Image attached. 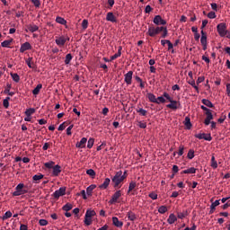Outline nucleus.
I'll use <instances>...</instances> for the list:
<instances>
[{"label":"nucleus","mask_w":230,"mask_h":230,"mask_svg":"<svg viewBox=\"0 0 230 230\" xmlns=\"http://www.w3.org/2000/svg\"><path fill=\"white\" fill-rule=\"evenodd\" d=\"M127 179V175H123L122 171H119L115 173V175L111 178V181L113 182L114 188H121V182Z\"/></svg>","instance_id":"1"},{"label":"nucleus","mask_w":230,"mask_h":230,"mask_svg":"<svg viewBox=\"0 0 230 230\" xmlns=\"http://www.w3.org/2000/svg\"><path fill=\"white\" fill-rule=\"evenodd\" d=\"M217 30L221 37H226V32L227 31V25L224 22H221L217 24Z\"/></svg>","instance_id":"2"},{"label":"nucleus","mask_w":230,"mask_h":230,"mask_svg":"<svg viewBox=\"0 0 230 230\" xmlns=\"http://www.w3.org/2000/svg\"><path fill=\"white\" fill-rule=\"evenodd\" d=\"M119 198H121V190H117L109 200V204H118L119 202Z\"/></svg>","instance_id":"3"},{"label":"nucleus","mask_w":230,"mask_h":230,"mask_svg":"<svg viewBox=\"0 0 230 230\" xmlns=\"http://www.w3.org/2000/svg\"><path fill=\"white\" fill-rule=\"evenodd\" d=\"M170 103L166 105L167 109H172V111H177L181 107V102L178 101H174L173 99H171L169 101Z\"/></svg>","instance_id":"4"},{"label":"nucleus","mask_w":230,"mask_h":230,"mask_svg":"<svg viewBox=\"0 0 230 230\" xmlns=\"http://www.w3.org/2000/svg\"><path fill=\"white\" fill-rule=\"evenodd\" d=\"M153 22L156 26H164V25H166L165 20H164L163 17H161V15H155L154 20H153Z\"/></svg>","instance_id":"5"},{"label":"nucleus","mask_w":230,"mask_h":230,"mask_svg":"<svg viewBox=\"0 0 230 230\" xmlns=\"http://www.w3.org/2000/svg\"><path fill=\"white\" fill-rule=\"evenodd\" d=\"M64 195H66V188L61 187L52 194V197H54V199H60V197H64Z\"/></svg>","instance_id":"6"},{"label":"nucleus","mask_w":230,"mask_h":230,"mask_svg":"<svg viewBox=\"0 0 230 230\" xmlns=\"http://www.w3.org/2000/svg\"><path fill=\"white\" fill-rule=\"evenodd\" d=\"M22 188H24V183H19L15 187L16 191L13 192V197H20V195H22Z\"/></svg>","instance_id":"7"},{"label":"nucleus","mask_w":230,"mask_h":230,"mask_svg":"<svg viewBox=\"0 0 230 230\" xmlns=\"http://www.w3.org/2000/svg\"><path fill=\"white\" fill-rule=\"evenodd\" d=\"M195 137H197L198 139H205V141H211L213 139L211 134L207 135L206 133L196 134Z\"/></svg>","instance_id":"8"},{"label":"nucleus","mask_w":230,"mask_h":230,"mask_svg":"<svg viewBox=\"0 0 230 230\" xmlns=\"http://www.w3.org/2000/svg\"><path fill=\"white\" fill-rule=\"evenodd\" d=\"M61 172H62V167L60 165L57 164L52 168L53 177H58V175H60Z\"/></svg>","instance_id":"9"},{"label":"nucleus","mask_w":230,"mask_h":230,"mask_svg":"<svg viewBox=\"0 0 230 230\" xmlns=\"http://www.w3.org/2000/svg\"><path fill=\"white\" fill-rule=\"evenodd\" d=\"M132 75H134V72L128 71L124 76V80L127 84V85H130L132 84Z\"/></svg>","instance_id":"10"},{"label":"nucleus","mask_w":230,"mask_h":230,"mask_svg":"<svg viewBox=\"0 0 230 230\" xmlns=\"http://www.w3.org/2000/svg\"><path fill=\"white\" fill-rule=\"evenodd\" d=\"M30 49H31V44H30V42L27 41L21 45L20 53H24V51H28Z\"/></svg>","instance_id":"11"},{"label":"nucleus","mask_w":230,"mask_h":230,"mask_svg":"<svg viewBox=\"0 0 230 230\" xmlns=\"http://www.w3.org/2000/svg\"><path fill=\"white\" fill-rule=\"evenodd\" d=\"M66 40H66V38L64 36H61V37L57 38L55 42H56L57 46L62 47V46H65Z\"/></svg>","instance_id":"12"},{"label":"nucleus","mask_w":230,"mask_h":230,"mask_svg":"<svg viewBox=\"0 0 230 230\" xmlns=\"http://www.w3.org/2000/svg\"><path fill=\"white\" fill-rule=\"evenodd\" d=\"M87 144V137H83L79 142L75 144L76 148H85Z\"/></svg>","instance_id":"13"},{"label":"nucleus","mask_w":230,"mask_h":230,"mask_svg":"<svg viewBox=\"0 0 230 230\" xmlns=\"http://www.w3.org/2000/svg\"><path fill=\"white\" fill-rule=\"evenodd\" d=\"M147 34L149 37H155L157 35V31H155V26L150 25L148 27Z\"/></svg>","instance_id":"14"},{"label":"nucleus","mask_w":230,"mask_h":230,"mask_svg":"<svg viewBox=\"0 0 230 230\" xmlns=\"http://www.w3.org/2000/svg\"><path fill=\"white\" fill-rule=\"evenodd\" d=\"M106 21L110 22H117L116 16H114V13L112 12L107 13Z\"/></svg>","instance_id":"15"},{"label":"nucleus","mask_w":230,"mask_h":230,"mask_svg":"<svg viewBox=\"0 0 230 230\" xmlns=\"http://www.w3.org/2000/svg\"><path fill=\"white\" fill-rule=\"evenodd\" d=\"M146 98H148V100H149V102H151V103H157V104H159V101H157V98L155 96L154 93H148L146 94Z\"/></svg>","instance_id":"16"},{"label":"nucleus","mask_w":230,"mask_h":230,"mask_svg":"<svg viewBox=\"0 0 230 230\" xmlns=\"http://www.w3.org/2000/svg\"><path fill=\"white\" fill-rule=\"evenodd\" d=\"M217 206H220V200L219 199H217L215 202H213L210 205L209 215H213L215 213V209H216Z\"/></svg>","instance_id":"17"},{"label":"nucleus","mask_w":230,"mask_h":230,"mask_svg":"<svg viewBox=\"0 0 230 230\" xmlns=\"http://www.w3.org/2000/svg\"><path fill=\"white\" fill-rule=\"evenodd\" d=\"M96 190V185L92 184L89 187L86 188V195L87 197H93V191Z\"/></svg>","instance_id":"18"},{"label":"nucleus","mask_w":230,"mask_h":230,"mask_svg":"<svg viewBox=\"0 0 230 230\" xmlns=\"http://www.w3.org/2000/svg\"><path fill=\"white\" fill-rule=\"evenodd\" d=\"M201 45L208 44V34L204 30L201 31V39H200Z\"/></svg>","instance_id":"19"},{"label":"nucleus","mask_w":230,"mask_h":230,"mask_svg":"<svg viewBox=\"0 0 230 230\" xmlns=\"http://www.w3.org/2000/svg\"><path fill=\"white\" fill-rule=\"evenodd\" d=\"M109 184H111V179L106 178L102 184L99 186L101 190H107L109 188Z\"/></svg>","instance_id":"20"},{"label":"nucleus","mask_w":230,"mask_h":230,"mask_svg":"<svg viewBox=\"0 0 230 230\" xmlns=\"http://www.w3.org/2000/svg\"><path fill=\"white\" fill-rule=\"evenodd\" d=\"M112 222H113V226H115V227H123V222L119 221V219H118V217H113Z\"/></svg>","instance_id":"21"},{"label":"nucleus","mask_w":230,"mask_h":230,"mask_svg":"<svg viewBox=\"0 0 230 230\" xmlns=\"http://www.w3.org/2000/svg\"><path fill=\"white\" fill-rule=\"evenodd\" d=\"M201 102L203 103V105H206V107H208L209 109H213V107H215L213 102H211V101L208 99H202Z\"/></svg>","instance_id":"22"},{"label":"nucleus","mask_w":230,"mask_h":230,"mask_svg":"<svg viewBox=\"0 0 230 230\" xmlns=\"http://www.w3.org/2000/svg\"><path fill=\"white\" fill-rule=\"evenodd\" d=\"M84 217H86V218H93V217H96V211L87 209Z\"/></svg>","instance_id":"23"},{"label":"nucleus","mask_w":230,"mask_h":230,"mask_svg":"<svg viewBox=\"0 0 230 230\" xmlns=\"http://www.w3.org/2000/svg\"><path fill=\"white\" fill-rule=\"evenodd\" d=\"M121 49H123V48L121 46L119 47L118 52L111 57V61L116 60V58H119V57H121Z\"/></svg>","instance_id":"24"},{"label":"nucleus","mask_w":230,"mask_h":230,"mask_svg":"<svg viewBox=\"0 0 230 230\" xmlns=\"http://www.w3.org/2000/svg\"><path fill=\"white\" fill-rule=\"evenodd\" d=\"M13 42V39L6 40L1 43V46L2 48H10Z\"/></svg>","instance_id":"25"},{"label":"nucleus","mask_w":230,"mask_h":230,"mask_svg":"<svg viewBox=\"0 0 230 230\" xmlns=\"http://www.w3.org/2000/svg\"><path fill=\"white\" fill-rule=\"evenodd\" d=\"M210 166H211L214 170H217V168H218V163H217V160L215 159V155H212V157H211Z\"/></svg>","instance_id":"26"},{"label":"nucleus","mask_w":230,"mask_h":230,"mask_svg":"<svg viewBox=\"0 0 230 230\" xmlns=\"http://www.w3.org/2000/svg\"><path fill=\"white\" fill-rule=\"evenodd\" d=\"M167 222L170 225L175 224V222H177V217H175L174 214H170Z\"/></svg>","instance_id":"27"},{"label":"nucleus","mask_w":230,"mask_h":230,"mask_svg":"<svg viewBox=\"0 0 230 230\" xmlns=\"http://www.w3.org/2000/svg\"><path fill=\"white\" fill-rule=\"evenodd\" d=\"M27 28H28L29 31H31V33H35V31H39V26H37L35 24L28 25Z\"/></svg>","instance_id":"28"},{"label":"nucleus","mask_w":230,"mask_h":230,"mask_svg":"<svg viewBox=\"0 0 230 230\" xmlns=\"http://www.w3.org/2000/svg\"><path fill=\"white\" fill-rule=\"evenodd\" d=\"M41 179H44V175L42 173L35 174L32 177V181H34L36 184H39V181H40Z\"/></svg>","instance_id":"29"},{"label":"nucleus","mask_w":230,"mask_h":230,"mask_svg":"<svg viewBox=\"0 0 230 230\" xmlns=\"http://www.w3.org/2000/svg\"><path fill=\"white\" fill-rule=\"evenodd\" d=\"M56 22H58V24H62L63 26H66V24H67V21H66V19H64L60 16H58L56 18Z\"/></svg>","instance_id":"30"},{"label":"nucleus","mask_w":230,"mask_h":230,"mask_svg":"<svg viewBox=\"0 0 230 230\" xmlns=\"http://www.w3.org/2000/svg\"><path fill=\"white\" fill-rule=\"evenodd\" d=\"M128 220H130L131 222H134V220H137V217H136V214H134V212L129 211L128 212Z\"/></svg>","instance_id":"31"},{"label":"nucleus","mask_w":230,"mask_h":230,"mask_svg":"<svg viewBox=\"0 0 230 230\" xmlns=\"http://www.w3.org/2000/svg\"><path fill=\"white\" fill-rule=\"evenodd\" d=\"M40 89H42V84H39L32 91V94H34V96H37V94H39V93H40Z\"/></svg>","instance_id":"32"},{"label":"nucleus","mask_w":230,"mask_h":230,"mask_svg":"<svg viewBox=\"0 0 230 230\" xmlns=\"http://www.w3.org/2000/svg\"><path fill=\"white\" fill-rule=\"evenodd\" d=\"M185 127L188 130L191 128V119H190V117L185 118Z\"/></svg>","instance_id":"33"},{"label":"nucleus","mask_w":230,"mask_h":230,"mask_svg":"<svg viewBox=\"0 0 230 230\" xmlns=\"http://www.w3.org/2000/svg\"><path fill=\"white\" fill-rule=\"evenodd\" d=\"M137 112L140 115V116H146V114H148V111L143 108H137Z\"/></svg>","instance_id":"34"},{"label":"nucleus","mask_w":230,"mask_h":230,"mask_svg":"<svg viewBox=\"0 0 230 230\" xmlns=\"http://www.w3.org/2000/svg\"><path fill=\"white\" fill-rule=\"evenodd\" d=\"M181 173H197V169L195 167H190L189 169L182 171Z\"/></svg>","instance_id":"35"},{"label":"nucleus","mask_w":230,"mask_h":230,"mask_svg":"<svg viewBox=\"0 0 230 230\" xmlns=\"http://www.w3.org/2000/svg\"><path fill=\"white\" fill-rule=\"evenodd\" d=\"M63 211H71L73 209V204L71 203H66L65 206L62 208Z\"/></svg>","instance_id":"36"},{"label":"nucleus","mask_w":230,"mask_h":230,"mask_svg":"<svg viewBox=\"0 0 230 230\" xmlns=\"http://www.w3.org/2000/svg\"><path fill=\"white\" fill-rule=\"evenodd\" d=\"M11 76L13 82H16V84H19V82L21 81V77L16 73H11Z\"/></svg>","instance_id":"37"},{"label":"nucleus","mask_w":230,"mask_h":230,"mask_svg":"<svg viewBox=\"0 0 230 230\" xmlns=\"http://www.w3.org/2000/svg\"><path fill=\"white\" fill-rule=\"evenodd\" d=\"M71 60H73V55L67 54L65 58V64L66 66H68V64H71Z\"/></svg>","instance_id":"38"},{"label":"nucleus","mask_w":230,"mask_h":230,"mask_svg":"<svg viewBox=\"0 0 230 230\" xmlns=\"http://www.w3.org/2000/svg\"><path fill=\"white\" fill-rule=\"evenodd\" d=\"M44 166H45V168H48L49 170H51L55 166V162L50 161V162L45 163Z\"/></svg>","instance_id":"39"},{"label":"nucleus","mask_w":230,"mask_h":230,"mask_svg":"<svg viewBox=\"0 0 230 230\" xmlns=\"http://www.w3.org/2000/svg\"><path fill=\"white\" fill-rule=\"evenodd\" d=\"M31 114H35V108H30L25 111V116H31Z\"/></svg>","instance_id":"40"},{"label":"nucleus","mask_w":230,"mask_h":230,"mask_svg":"<svg viewBox=\"0 0 230 230\" xmlns=\"http://www.w3.org/2000/svg\"><path fill=\"white\" fill-rule=\"evenodd\" d=\"M166 211H168V208H166V206H161L158 208V213H160L161 215H164Z\"/></svg>","instance_id":"41"},{"label":"nucleus","mask_w":230,"mask_h":230,"mask_svg":"<svg viewBox=\"0 0 230 230\" xmlns=\"http://www.w3.org/2000/svg\"><path fill=\"white\" fill-rule=\"evenodd\" d=\"M187 157L188 159H193V157H195V150L190 149Z\"/></svg>","instance_id":"42"},{"label":"nucleus","mask_w":230,"mask_h":230,"mask_svg":"<svg viewBox=\"0 0 230 230\" xmlns=\"http://www.w3.org/2000/svg\"><path fill=\"white\" fill-rule=\"evenodd\" d=\"M136 186H137L136 181H131V182L129 183V187H128V193H130V191H132L133 190H135V189H136Z\"/></svg>","instance_id":"43"},{"label":"nucleus","mask_w":230,"mask_h":230,"mask_svg":"<svg viewBox=\"0 0 230 230\" xmlns=\"http://www.w3.org/2000/svg\"><path fill=\"white\" fill-rule=\"evenodd\" d=\"M86 173L87 175H90V177H93V178L96 177V172H94V170L93 169H88L86 171Z\"/></svg>","instance_id":"44"},{"label":"nucleus","mask_w":230,"mask_h":230,"mask_svg":"<svg viewBox=\"0 0 230 230\" xmlns=\"http://www.w3.org/2000/svg\"><path fill=\"white\" fill-rule=\"evenodd\" d=\"M94 146V138H89L87 142V148H93Z\"/></svg>","instance_id":"45"},{"label":"nucleus","mask_w":230,"mask_h":230,"mask_svg":"<svg viewBox=\"0 0 230 230\" xmlns=\"http://www.w3.org/2000/svg\"><path fill=\"white\" fill-rule=\"evenodd\" d=\"M84 224L86 226H91V224H93V217H87L84 216Z\"/></svg>","instance_id":"46"},{"label":"nucleus","mask_w":230,"mask_h":230,"mask_svg":"<svg viewBox=\"0 0 230 230\" xmlns=\"http://www.w3.org/2000/svg\"><path fill=\"white\" fill-rule=\"evenodd\" d=\"M177 217L180 219L186 218V217H188V212H178Z\"/></svg>","instance_id":"47"},{"label":"nucleus","mask_w":230,"mask_h":230,"mask_svg":"<svg viewBox=\"0 0 230 230\" xmlns=\"http://www.w3.org/2000/svg\"><path fill=\"white\" fill-rule=\"evenodd\" d=\"M88 26H89V21L83 20V22H82V28H83V30H87Z\"/></svg>","instance_id":"48"},{"label":"nucleus","mask_w":230,"mask_h":230,"mask_svg":"<svg viewBox=\"0 0 230 230\" xmlns=\"http://www.w3.org/2000/svg\"><path fill=\"white\" fill-rule=\"evenodd\" d=\"M162 39H166L168 37V29L166 27H164V30H162Z\"/></svg>","instance_id":"49"},{"label":"nucleus","mask_w":230,"mask_h":230,"mask_svg":"<svg viewBox=\"0 0 230 230\" xmlns=\"http://www.w3.org/2000/svg\"><path fill=\"white\" fill-rule=\"evenodd\" d=\"M31 60H33V58H29L25 60V63L27 64L28 67H30V69H33V66H31Z\"/></svg>","instance_id":"50"},{"label":"nucleus","mask_w":230,"mask_h":230,"mask_svg":"<svg viewBox=\"0 0 230 230\" xmlns=\"http://www.w3.org/2000/svg\"><path fill=\"white\" fill-rule=\"evenodd\" d=\"M7 218H12V213L10 211H6L3 217V220H7Z\"/></svg>","instance_id":"51"},{"label":"nucleus","mask_w":230,"mask_h":230,"mask_svg":"<svg viewBox=\"0 0 230 230\" xmlns=\"http://www.w3.org/2000/svg\"><path fill=\"white\" fill-rule=\"evenodd\" d=\"M31 3L36 8H40V0H31Z\"/></svg>","instance_id":"52"},{"label":"nucleus","mask_w":230,"mask_h":230,"mask_svg":"<svg viewBox=\"0 0 230 230\" xmlns=\"http://www.w3.org/2000/svg\"><path fill=\"white\" fill-rule=\"evenodd\" d=\"M184 155V146H180L178 155L179 157H181V155Z\"/></svg>","instance_id":"53"},{"label":"nucleus","mask_w":230,"mask_h":230,"mask_svg":"<svg viewBox=\"0 0 230 230\" xmlns=\"http://www.w3.org/2000/svg\"><path fill=\"white\" fill-rule=\"evenodd\" d=\"M155 30L156 31V35H159V33H161V31H163L164 30V26H157V27H155Z\"/></svg>","instance_id":"54"},{"label":"nucleus","mask_w":230,"mask_h":230,"mask_svg":"<svg viewBox=\"0 0 230 230\" xmlns=\"http://www.w3.org/2000/svg\"><path fill=\"white\" fill-rule=\"evenodd\" d=\"M149 198L152 199V200H157V193L155 192L149 193Z\"/></svg>","instance_id":"55"},{"label":"nucleus","mask_w":230,"mask_h":230,"mask_svg":"<svg viewBox=\"0 0 230 230\" xmlns=\"http://www.w3.org/2000/svg\"><path fill=\"white\" fill-rule=\"evenodd\" d=\"M12 89V84H6V88L4 91V94H7V93H10V90Z\"/></svg>","instance_id":"56"},{"label":"nucleus","mask_w":230,"mask_h":230,"mask_svg":"<svg viewBox=\"0 0 230 230\" xmlns=\"http://www.w3.org/2000/svg\"><path fill=\"white\" fill-rule=\"evenodd\" d=\"M66 125H67V122H63L62 124L59 125L58 130H59V131L65 130Z\"/></svg>","instance_id":"57"},{"label":"nucleus","mask_w":230,"mask_h":230,"mask_svg":"<svg viewBox=\"0 0 230 230\" xmlns=\"http://www.w3.org/2000/svg\"><path fill=\"white\" fill-rule=\"evenodd\" d=\"M157 102H159V103H166V99H164V96H159V97H157Z\"/></svg>","instance_id":"58"},{"label":"nucleus","mask_w":230,"mask_h":230,"mask_svg":"<svg viewBox=\"0 0 230 230\" xmlns=\"http://www.w3.org/2000/svg\"><path fill=\"white\" fill-rule=\"evenodd\" d=\"M208 19H215L217 17V14L215 13V12H209L208 13Z\"/></svg>","instance_id":"59"},{"label":"nucleus","mask_w":230,"mask_h":230,"mask_svg":"<svg viewBox=\"0 0 230 230\" xmlns=\"http://www.w3.org/2000/svg\"><path fill=\"white\" fill-rule=\"evenodd\" d=\"M73 127H75V125H70L67 128H66V135L67 136H71V130H73Z\"/></svg>","instance_id":"60"},{"label":"nucleus","mask_w":230,"mask_h":230,"mask_svg":"<svg viewBox=\"0 0 230 230\" xmlns=\"http://www.w3.org/2000/svg\"><path fill=\"white\" fill-rule=\"evenodd\" d=\"M205 114H206V118L208 119H210V121H211V119H213V113H211V111H209V112H205Z\"/></svg>","instance_id":"61"},{"label":"nucleus","mask_w":230,"mask_h":230,"mask_svg":"<svg viewBox=\"0 0 230 230\" xmlns=\"http://www.w3.org/2000/svg\"><path fill=\"white\" fill-rule=\"evenodd\" d=\"M39 224H40V226H48V220L40 219Z\"/></svg>","instance_id":"62"},{"label":"nucleus","mask_w":230,"mask_h":230,"mask_svg":"<svg viewBox=\"0 0 230 230\" xmlns=\"http://www.w3.org/2000/svg\"><path fill=\"white\" fill-rule=\"evenodd\" d=\"M139 128H146V122L138 121Z\"/></svg>","instance_id":"63"},{"label":"nucleus","mask_w":230,"mask_h":230,"mask_svg":"<svg viewBox=\"0 0 230 230\" xmlns=\"http://www.w3.org/2000/svg\"><path fill=\"white\" fill-rule=\"evenodd\" d=\"M226 94L230 96V84H226Z\"/></svg>","instance_id":"64"}]
</instances>
